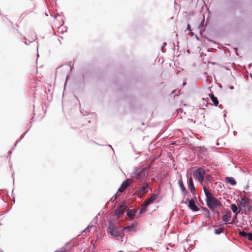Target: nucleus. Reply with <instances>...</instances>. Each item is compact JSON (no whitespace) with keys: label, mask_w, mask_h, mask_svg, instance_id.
I'll return each instance as SVG.
<instances>
[{"label":"nucleus","mask_w":252,"mask_h":252,"mask_svg":"<svg viewBox=\"0 0 252 252\" xmlns=\"http://www.w3.org/2000/svg\"><path fill=\"white\" fill-rule=\"evenodd\" d=\"M203 190L206 197L207 205L211 210L214 209V207L222 205L221 202L213 196L207 188L203 187Z\"/></svg>","instance_id":"f257e3e1"},{"label":"nucleus","mask_w":252,"mask_h":252,"mask_svg":"<svg viewBox=\"0 0 252 252\" xmlns=\"http://www.w3.org/2000/svg\"><path fill=\"white\" fill-rule=\"evenodd\" d=\"M146 172V168H138L131 174V177L133 179H142L145 177Z\"/></svg>","instance_id":"f03ea898"},{"label":"nucleus","mask_w":252,"mask_h":252,"mask_svg":"<svg viewBox=\"0 0 252 252\" xmlns=\"http://www.w3.org/2000/svg\"><path fill=\"white\" fill-rule=\"evenodd\" d=\"M193 174L196 176L199 183L202 184L204 180V176L206 174L204 169L202 167L198 168L194 170Z\"/></svg>","instance_id":"7ed1b4c3"},{"label":"nucleus","mask_w":252,"mask_h":252,"mask_svg":"<svg viewBox=\"0 0 252 252\" xmlns=\"http://www.w3.org/2000/svg\"><path fill=\"white\" fill-rule=\"evenodd\" d=\"M108 229L110 233L115 237L120 236V234L118 229L114 226L112 223H110L108 227Z\"/></svg>","instance_id":"20e7f679"},{"label":"nucleus","mask_w":252,"mask_h":252,"mask_svg":"<svg viewBox=\"0 0 252 252\" xmlns=\"http://www.w3.org/2000/svg\"><path fill=\"white\" fill-rule=\"evenodd\" d=\"M127 207L126 202H123L120 206L115 210V215L118 218L120 217L123 214L125 210Z\"/></svg>","instance_id":"39448f33"},{"label":"nucleus","mask_w":252,"mask_h":252,"mask_svg":"<svg viewBox=\"0 0 252 252\" xmlns=\"http://www.w3.org/2000/svg\"><path fill=\"white\" fill-rule=\"evenodd\" d=\"M148 183L145 182L143 185L139 188L138 190V194L140 198L148 191Z\"/></svg>","instance_id":"423d86ee"},{"label":"nucleus","mask_w":252,"mask_h":252,"mask_svg":"<svg viewBox=\"0 0 252 252\" xmlns=\"http://www.w3.org/2000/svg\"><path fill=\"white\" fill-rule=\"evenodd\" d=\"M187 201L189 202L188 207L191 209L192 211L196 212L199 210V208L196 205L195 201L192 199H187Z\"/></svg>","instance_id":"0eeeda50"},{"label":"nucleus","mask_w":252,"mask_h":252,"mask_svg":"<svg viewBox=\"0 0 252 252\" xmlns=\"http://www.w3.org/2000/svg\"><path fill=\"white\" fill-rule=\"evenodd\" d=\"M72 243L71 242H68L66 243L63 247L60 249L57 250L55 252H69L72 247Z\"/></svg>","instance_id":"6e6552de"},{"label":"nucleus","mask_w":252,"mask_h":252,"mask_svg":"<svg viewBox=\"0 0 252 252\" xmlns=\"http://www.w3.org/2000/svg\"><path fill=\"white\" fill-rule=\"evenodd\" d=\"M188 188L190 190L191 193L192 194H194L195 193V188L193 184V178L191 177L188 178Z\"/></svg>","instance_id":"1a4fd4ad"},{"label":"nucleus","mask_w":252,"mask_h":252,"mask_svg":"<svg viewBox=\"0 0 252 252\" xmlns=\"http://www.w3.org/2000/svg\"><path fill=\"white\" fill-rule=\"evenodd\" d=\"M128 180V179H127L122 183L121 187L118 189V191L122 192L124 191L127 188V187L129 185Z\"/></svg>","instance_id":"9d476101"},{"label":"nucleus","mask_w":252,"mask_h":252,"mask_svg":"<svg viewBox=\"0 0 252 252\" xmlns=\"http://www.w3.org/2000/svg\"><path fill=\"white\" fill-rule=\"evenodd\" d=\"M230 208L232 212L235 214V219H237V215L241 211H240L239 207H238L235 204H231L230 205Z\"/></svg>","instance_id":"9b49d317"},{"label":"nucleus","mask_w":252,"mask_h":252,"mask_svg":"<svg viewBox=\"0 0 252 252\" xmlns=\"http://www.w3.org/2000/svg\"><path fill=\"white\" fill-rule=\"evenodd\" d=\"M239 207L240 211H242L244 208H245L246 207H251V206L249 205V201H240Z\"/></svg>","instance_id":"f8f14e48"},{"label":"nucleus","mask_w":252,"mask_h":252,"mask_svg":"<svg viewBox=\"0 0 252 252\" xmlns=\"http://www.w3.org/2000/svg\"><path fill=\"white\" fill-rule=\"evenodd\" d=\"M158 195L156 194H153L145 202L149 205L154 202V201L157 199Z\"/></svg>","instance_id":"ddd939ff"},{"label":"nucleus","mask_w":252,"mask_h":252,"mask_svg":"<svg viewBox=\"0 0 252 252\" xmlns=\"http://www.w3.org/2000/svg\"><path fill=\"white\" fill-rule=\"evenodd\" d=\"M136 211L134 209H128L126 212V216L129 218H133L135 216Z\"/></svg>","instance_id":"4468645a"},{"label":"nucleus","mask_w":252,"mask_h":252,"mask_svg":"<svg viewBox=\"0 0 252 252\" xmlns=\"http://www.w3.org/2000/svg\"><path fill=\"white\" fill-rule=\"evenodd\" d=\"M225 180L228 183H229L232 186H235L237 184L235 179L231 177H226L225 178Z\"/></svg>","instance_id":"2eb2a0df"},{"label":"nucleus","mask_w":252,"mask_h":252,"mask_svg":"<svg viewBox=\"0 0 252 252\" xmlns=\"http://www.w3.org/2000/svg\"><path fill=\"white\" fill-rule=\"evenodd\" d=\"M210 97L212 100V101L213 103V104L217 106L219 104V101L218 100L217 97H215L213 94H209Z\"/></svg>","instance_id":"dca6fc26"},{"label":"nucleus","mask_w":252,"mask_h":252,"mask_svg":"<svg viewBox=\"0 0 252 252\" xmlns=\"http://www.w3.org/2000/svg\"><path fill=\"white\" fill-rule=\"evenodd\" d=\"M178 184L179 186L181 189V191L182 192V194L185 195V191H186V188L184 185L183 182L182 180V179H179L178 180Z\"/></svg>","instance_id":"f3484780"},{"label":"nucleus","mask_w":252,"mask_h":252,"mask_svg":"<svg viewBox=\"0 0 252 252\" xmlns=\"http://www.w3.org/2000/svg\"><path fill=\"white\" fill-rule=\"evenodd\" d=\"M231 213L230 211H229V213L228 214H225V215H224L223 216H222V219L223 221L224 222H228L230 220V219L231 217Z\"/></svg>","instance_id":"a211bd4d"},{"label":"nucleus","mask_w":252,"mask_h":252,"mask_svg":"<svg viewBox=\"0 0 252 252\" xmlns=\"http://www.w3.org/2000/svg\"><path fill=\"white\" fill-rule=\"evenodd\" d=\"M124 230H126L128 232H135V226L134 224H132L130 225L127 226L124 228Z\"/></svg>","instance_id":"6ab92c4d"},{"label":"nucleus","mask_w":252,"mask_h":252,"mask_svg":"<svg viewBox=\"0 0 252 252\" xmlns=\"http://www.w3.org/2000/svg\"><path fill=\"white\" fill-rule=\"evenodd\" d=\"M148 206V205L146 202L142 204L141 208L139 210V213L142 214L147 209Z\"/></svg>","instance_id":"aec40b11"},{"label":"nucleus","mask_w":252,"mask_h":252,"mask_svg":"<svg viewBox=\"0 0 252 252\" xmlns=\"http://www.w3.org/2000/svg\"><path fill=\"white\" fill-rule=\"evenodd\" d=\"M203 210L206 213V214H205L206 218H207L208 220H210L211 219L210 211L207 208H206L205 207L203 208Z\"/></svg>","instance_id":"412c9836"},{"label":"nucleus","mask_w":252,"mask_h":252,"mask_svg":"<svg viewBox=\"0 0 252 252\" xmlns=\"http://www.w3.org/2000/svg\"><path fill=\"white\" fill-rule=\"evenodd\" d=\"M223 230H224L223 227H220L218 228L215 229V233L217 235L220 234V233H221L223 232Z\"/></svg>","instance_id":"4be33fe9"},{"label":"nucleus","mask_w":252,"mask_h":252,"mask_svg":"<svg viewBox=\"0 0 252 252\" xmlns=\"http://www.w3.org/2000/svg\"><path fill=\"white\" fill-rule=\"evenodd\" d=\"M247 233L246 232L244 231H242L239 232V234L241 236L246 238Z\"/></svg>","instance_id":"5701e85b"},{"label":"nucleus","mask_w":252,"mask_h":252,"mask_svg":"<svg viewBox=\"0 0 252 252\" xmlns=\"http://www.w3.org/2000/svg\"><path fill=\"white\" fill-rule=\"evenodd\" d=\"M246 238H247L249 240H252V233H248L247 235Z\"/></svg>","instance_id":"b1692460"},{"label":"nucleus","mask_w":252,"mask_h":252,"mask_svg":"<svg viewBox=\"0 0 252 252\" xmlns=\"http://www.w3.org/2000/svg\"><path fill=\"white\" fill-rule=\"evenodd\" d=\"M200 153L203 155H205L207 152V150L205 148H202L200 150Z\"/></svg>","instance_id":"393cba45"},{"label":"nucleus","mask_w":252,"mask_h":252,"mask_svg":"<svg viewBox=\"0 0 252 252\" xmlns=\"http://www.w3.org/2000/svg\"><path fill=\"white\" fill-rule=\"evenodd\" d=\"M27 132H28V130H27V131H26V132H25L23 134H22V135L21 138L19 139V141H17V142H16V144H15V145H14V147H16V146L17 144V143H18L20 141H21V139L24 137V135H25L27 133Z\"/></svg>","instance_id":"a878e982"},{"label":"nucleus","mask_w":252,"mask_h":252,"mask_svg":"<svg viewBox=\"0 0 252 252\" xmlns=\"http://www.w3.org/2000/svg\"><path fill=\"white\" fill-rule=\"evenodd\" d=\"M90 227V225H89V226H88L86 228V229L84 230H83L82 233H89V232H90V230H89Z\"/></svg>","instance_id":"bb28decb"},{"label":"nucleus","mask_w":252,"mask_h":252,"mask_svg":"<svg viewBox=\"0 0 252 252\" xmlns=\"http://www.w3.org/2000/svg\"><path fill=\"white\" fill-rule=\"evenodd\" d=\"M117 193L118 192H117L111 199V201H114L116 199V198H117L118 197V195H117Z\"/></svg>","instance_id":"cd10ccee"},{"label":"nucleus","mask_w":252,"mask_h":252,"mask_svg":"<svg viewBox=\"0 0 252 252\" xmlns=\"http://www.w3.org/2000/svg\"><path fill=\"white\" fill-rule=\"evenodd\" d=\"M242 201H249L248 199L246 197V195H245L243 197L241 198V200Z\"/></svg>","instance_id":"c85d7f7f"},{"label":"nucleus","mask_w":252,"mask_h":252,"mask_svg":"<svg viewBox=\"0 0 252 252\" xmlns=\"http://www.w3.org/2000/svg\"><path fill=\"white\" fill-rule=\"evenodd\" d=\"M216 208H217V207H214V209L211 210V211H212L213 212L215 213H219V211H218V210H216Z\"/></svg>","instance_id":"c756f323"},{"label":"nucleus","mask_w":252,"mask_h":252,"mask_svg":"<svg viewBox=\"0 0 252 252\" xmlns=\"http://www.w3.org/2000/svg\"><path fill=\"white\" fill-rule=\"evenodd\" d=\"M67 69H68L69 70V72H70L71 71V66L69 65H65V66Z\"/></svg>","instance_id":"7c9ffc66"},{"label":"nucleus","mask_w":252,"mask_h":252,"mask_svg":"<svg viewBox=\"0 0 252 252\" xmlns=\"http://www.w3.org/2000/svg\"><path fill=\"white\" fill-rule=\"evenodd\" d=\"M235 220H236V219H235V216L234 218L233 219L232 221L230 223V224H233V223H235Z\"/></svg>","instance_id":"2f4dec72"},{"label":"nucleus","mask_w":252,"mask_h":252,"mask_svg":"<svg viewBox=\"0 0 252 252\" xmlns=\"http://www.w3.org/2000/svg\"><path fill=\"white\" fill-rule=\"evenodd\" d=\"M187 29V30L190 31V25H188Z\"/></svg>","instance_id":"473e14b6"},{"label":"nucleus","mask_w":252,"mask_h":252,"mask_svg":"<svg viewBox=\"0 0 252 252\" xmlns=\"http://www.w3.org/2000/svg\"><path fill=\"white\" fill-rule=\"evenodd\" d=\"M181 203H183V204H187V201L182 200Z\"/></svg>","instance_id":"72a5a7b5"},{"label":"nucleus","mask_w":252,"mask_h":252,"mask_svg":"<svg viewBox=\"0 0 252 252\" xmlns=\"http://www.w3.org/2000/svg\"><path fill=\"white\" fill-rule=\"evenodd\" d=\"M186 84H187V82H186V81H184V82H183V85L184 86H185V85H186Z\"/></svg>","instance_id":"f704fd0d"},{"label":"nucleus","mask_w":252,"mask_h":252,"mask_svg":"<svg viewBox=\"0 0 252 252\" xmlns=\"http://www.w3.org/2000/svg\"><path fill=\"white\" fill-rule=\"evenodd\" d=\"M231 90H233L234 89V87L233 86H230V88H229Z\"/></svg>","instance_id":"c9c22d12"},{"label":"nucleus","mask_w":252,"mask_h":252,"mask_svg":"<svg viewBox=\"0 0 252 252\" xmlns=\"http://www.w3.org/2000/svg\"><path fill=\"white\" fill-rule=\"evenodd\" d=\"M248 188H249V186H248V185H247V186L245 187V189H248Z\"/></svg>","instance_id":"e433bc0d"},{"label":"nucleus","mask_w":252,"mask_h":252,"mask_svg":"<svg viewBox=\"0 0 252 252\" xmlns=\"http://www.w3.org/2000/svg\"><path fill=\"white\" fill-rule=\"evenodd\" d=\"M32 42H33V40H32V41H29V43H32Z\"/></svg>","instance_id":"4c0bfd02"},{"label":"nucleus","mask_w":252,"mask_h":252,"mask_svg":"<svg viewBox=\"0 0 252 252\" xmlns=\"http://www.w3.org/2000/svg\"><path fill=\"white\" fill-rule=\"evenodd\" d=\"M109 146L112 149V147L110 145H109Z\"/></svg>","instance_id":"58836bf2"},{"label":"nucleus","mask_w":252,"mask_h":252,"mask_svg":"<svg viewBox=\"0 0 252 252\" xmlns=\"http://www.w3.org/2000/svg\"><path fill=\"white\" fill-rule=\"evenodd\" d=\"M11 153H12V152H11V151H10V152H9V155H10V154H11Z\"/></svg>","instance_id":"ea45409f"},{"label":"nucleus","mask_w":252,"mask_h":252,"mask_svg":"<svg viewBox=\"0 0 252 252\" xmlns=\"http://www.w3.org/2000/svg\"><path fill=\"white\" fill-rule=\"evenodd\" d=\"M25 44H26V45H28V44H28V43H27V42H25Z\"/></svg>","instance_id":"a19ab883"},{"label":"nucleus","mask_w":252,"mask_h":252,"mask_svg":"<svg viewBox=\"0 0 252 252\" xmlns=\"http://www.w3.org/2000/svg\"><path fill=\"white\" fill-rule=\"evenodd\" d=\"M251 222H252V219H251Z\"/></svg>","instance_id":"79ce46f5"},{"label":"nucleus","mask_w":252,"mask_h":252,"mask_svg":"<svg viewBox=\"0 0 252 252\" xmlns=\"http://www.w3.org/2000/svg\"><path fill=\"white\" fill-rule=\"evenodd\" d=\"M251 77H252V74H251Z\"/></svg>","instance_id":"37998d69"}]
</instances>
